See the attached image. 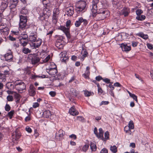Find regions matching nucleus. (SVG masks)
Wrapping results in <instances>:
<instances>
[{"label":"nucleus","instance_id":"obj_29","mask_svg":"<svg viewBox=\"0 0 153 153\" xmlns=\"http://www.w3.org/2000/svg\"><path fill=\"white\" fill-rule=\"evenodd\" d=\"M28 12V10L26 9L25 7H23L21 11V13L23 15H26L27 14Z\"/></svg>","mask_w":153,"mask_h":153},{"label":"nucleus","instance_id":"obj_12","mask_svg":"<svg viewBox=\"0 0 153 153\" xmlns=\"http://www.w3.org/2000/svg\"><path fill=\"white\" fill-rule=\"evenodd\" d=\"M28 92L29 95L30 96H33L35 95L36 94V89L33 85L31 84L30 85Z\"/></svg>","mask_w":153,"mask_h":153},{"label":"nucleus","instance_id":"obj_42","mask_svg":"<svg viewBox=\"0 0 153 153\" xmlns=\"http://www.w3.org/2000/svg\"><path fill=\"white\" fill-rule=\"evenodd\" d=\"M130 96L134 100H135L136 102H137V96H136L134 94H130Z\"/></svg>","mask_w":153,"mask_h":153},{"label":"nucleus","instance_id":"obj_10","mask_svg":"<svg viewBox=\"0 0 153 153\" xmlns=\"http://www.w3.org/2000/svg\"><path fill=\"white\" fill-rule=\"evenodd\" d=\"M42 42V39H36L35 42L33 43H30V46L33 48H38L41 44Z\"/></svg>","mask_w":153,"mask_h":153},{"label":"nucleus","instance_id":"obj_8","mask_svg":"<svg viewBox=\"0 0 153 153\" xmlns=\"http://www.w3.org/2000/svg\"><path fill=\"white\" fill-rule=\"evenodd\" d=\"M59 29L62 30L65 33L68 39L70 38L71 35L70 33L69 29L68 28H66L63 26H60L59 27Z\"/></svg>","mask_w":153,"mask_h":153},{"label":"nucleus","instance_id":"obj_44","mask_svg":"<svg viewBox=\"0 0 153 153\" xmlns=\"http://www.w3.org/2000/svg\"><path fill=\"white\" fill-rule=\"evenodd\" d=\"M7 100L9 101H12L13 100V96L11 95H8L7 97Z\"/></svg>","mask_w":153,"mask_h":153},{"label":"nucleus","instance_id":"obj_51","mask_svg":"<svg viewBox=\"0 0 153 153\" xmlns=\"http://www.w3.org/2000/svg\"><path fill=\"white\" fill-rule=\"evenodd\" d=\"M84 94L86 97H89L91 95V93L87 91H85Z\"/></svg>","mask_w":153,"mask_h":153},{"label":"nucleus","instance_id":"obj_35","mask_svg":"<svg viewBox=\"0 0 153 153\" xmlns=\"http://www.w3.org/2000/svg\"><path fill=\"white\" fill-rule=\"evenodd\" d=\"M42 3L44 5L46 6V7H50V3L49 0H47L46 1H44Z\"/></svg>","mask_w":153,"mask_h":153},{"label":"nucleus","instance_id":"obj_33","mask_svg":"<svg viewBox=\"0 0 153 153\" xmlns=\"http://www.w3.org/2000/svg\"><path fill=\"white\" fill-rule=\"evenodd\" d=\"M110 149L111 151L113 153H116L117 152V148L115 146H111Z\"/></svg>","mask_w":153,"mask_h":153},{"label":"nucleus","instance_id":"obj_4","mask_svg":"<svg viewBox=\"0 0 153 153\" xmlns=\"http://www.w3.org/2000/svg\"><path fill=\"white\" fill-rule=\"evenodd\" d=\"M15 88L19 93H22L23 90H25L26 86L25 84L23 82H16L15 83Z\"/></svg>","mask_w":153,"mask_h":153},{"label":"nucleus","instance_id":"obj_50","mask_svg":"<svg viewBox=\"0 0 153 153\" xmlns=\"http://www.w3.org/2000/svg\"><path fill=\"white\" fill-rule=\"evenodd\" d=\"M105 138L106 139H108L109 138V133L108 131H106L105 134Z\"/></svg>","mask_w":153,"mask_h":153},{"label":"nucleus","instance_id":"obj_5","mask_svg":"<svg viewBox=\"0 0 153 153\" xmlns=\"http://www.w3.org/2000/svg\"><path fill=\"white\" fill-rule=\"evenodd\" d=\"M20 22L19 23V28L22 30L25 29L27 25V16L21 15L19 16Z\"/></svg>","mask_w":153,"mask_h":153},{"label":"nucleus","instance_id":"obj_9","mask_svg":"<svg viewBox=\"0 0 153 153\" xmlns=\"http://www.w3.org/2000/svg\"><path fill=\"white\" fill-rule=\"evenodd\" d=\"M5 68L7 69L6 70H4L3 71L4 74L0 73V78L1 79L2 78V81H5L6 80L5 76L6 75H8L10 74V69L8 68V66H6L4 67Z\"/></svg>","mask_w":153,"mask_h":153},{"label":"nucleus","instance_id":"obj_19","mask_svg":"<svg viewBox=\"0 0 153 153\" xmlns=\"http://www.w3.org/2000/svg\"><path fill=\"white\" fill-rule=\"evenodd\" d=\"M65 132L63 130L60 129L59 130L58 133L57 134V135L59 137L58 139L59 140H60L63 138V137L65 134Z\"/></svg>","mask_w":153,"mask_h":153},{"label":"nucleus","instance_id":"obj_46","mask_svg":"<svg viewBox=\"0 0 153 153\" xmlns=\"http://www.w3.org/2000/svg\"><path fill=\"white\" fill-rule=\"evenodd\" d=\"M10 107L9 105L6 104L5 107V110L7 111H9L10 109Z\"/></svg>","mask_w":153,"mask_h":153},{"label":"nucleus","instance_id":"obj_31","mask_svg":"<svg viewBox=\"0 0 153 153\" xmlns=\"http://www.w3.org/2000/svg\"><path fill=\"white\" fill-rule=\"evenodd\" d=\"M20 44L23 47L26 46L28 42V40H24L19 39Z\"/></svg>","mask_w":153,"mask_h":153},{"label":"nucleus","instance_id":"obj_34","mask_svg":"<svg viewBox=\"0 0 153 153\" xmlns=\"http://www.w3.org/2000/svg\"><path fill=\"white\" fill-rule=\"evenodd\" d=\"M128 128L129 130L133 129L134 128V125L133 121L130 120L128 123Z\"/></svg>","mask_w":153,"mask_h":153},{"label":"nucleus","instance_id":"obj_57","mask_svg":"<svg viewBox=\"0 0 153 153\" xmlns=\"http://www.w3.org/2000/svg\"><path fill=\"white\" fill-rule=\"evenodd\" d=\"M84 52L83 53L82 55V56L84 57H85L87 56V55L88 54V53L85 50H83Z\"/></svg>","mask_w":153,"mask_h":153},{"label":"nucleus","instance_id":"obj_39","mask_svg":"<svg viewBox=\"0 0 153 153\" xmlns=\"http://www.w3.org/2000/svg\"><path fill=\"white\" fill-rule=\"evenodd\" d=\"M10 5L9 6V7L10 8V9L11 10L12 9H13L15 8L17 4H10Z\"/></svg>","mask_w":153,"mask_h":153},{"label":"nucleus","instance_id":"obj_20","mask_svg":"<svg viewBox=\"0 0 153 153\" xmlns=\"http://www.w3.org/2000/svg\"><path fill=\"white\" fill-rule=\"evenodd\" d=\"M71 93L73 97H76L79 94V92L73 88L70 89Z\"/></svg>","mask_w":153,"mask_h":153},{"label":"nucleus","instance_id":"obj_45","mask_svg":"<svg viewBox=\"0 0 153 153\" xmlns=\"http://www.w3.org/2000/svg\"><path fill=\"white\" fill-rule=\"evenodd\" d=\"M59 13V10L58 8H56L54 9L53 12V14L58 15Z\"/></svg>","mask_w":153,"mask_h":153},{"label":"nucleus","instance_id":"obj_26","mask_svg":"<svg viewBox=\"0 0 153 153\" xmlns=\"http://www.w3.org/2000/svg\"><path fill=\"white\" fill-rule=\"evenodd\" d=\"M122 14L125 16H127L129 14V11L127 8H125L122 10Z\"/></svg>","mask_w":153,"mask_h":153},{"label":"nucleus","instance_id":"obj_63","mask_svg":"<svg viewBox=\"0 0 153 153\" xmlns=\"http://www.w3.org/2000/svg\"><path fill=\"white\" fill-rule=\"evenodd\" d=\"M71 23V21L70 20H68L67 21L66 23V26L67 27H68L69 26Z\"/></svg>","mask_w":153,"mask_h":153},{"label":"nucleus","instance_id":"obj_55","mask_svg":"<svg viewBox=\"0 0 153 153\" xmlns=\"http://www.w3.org/2000/svg\"><path fill=\"white\" fill-rule=\"evenodd\" d=\"M102 80L106 83H110V80L107 78L103 79Z\"/></svg>","mask_w":153,"mask_h":153},{"label":"nucleus","instance_id":"obj_37","mask_svg":"<svg viewBox=\"0 0 153 153\" xmlns=\"http://www.w3.org/2000/svg\"><path fill=\"white\" fill-rule=\"evenodd\" d=\"M19 39L20 40H28V36L26 34H24L23 36L21 37Z\"/></svg>","mask_w":153,"mask_h":153},{"label":"nucleus","instance_id":"obj_1","mask_svg":"<svg viewBox=\"0 0 153 153\" xmlns=\"http://www.w3.org/2000/svg\"><path fill=\"white\" fill-rule=\"evenodd\" d=\"M97 17H99L98 20H103L109 15V12L106 9L104 8H99L97 13Z\"/></svg>","mask_w":153,"mask_h":153},{"label":"nucleus","instance_id":"obj_16","mask_svg":"<svg viewBox=\"0 0 153 153\" xmlns=\"http://www.w3.org/2000/svg\"><path fill=\"white\" fill-rule=\"evenodd\" d=\"M121 47L123 51H128L131 50V46H128L127 44L125 45L122 43L121 44Z\"/></svg>","mask_w":153,"mask_h":153},{"label":"nucleus","instance_id":"obj_27","mask_svg":"<svg viewBox=\"0 0 153 153\" xmlns=\"http://www.w3.org/2000/svg\"><path fill=\"white\" fill-rule=\"evenodd\" d=\"M14 97L16 99V102L17 103L19 102L21 98L20 95L19 94L16 93L14 95Z\"/></svg>","mask_w":153,"mask_h":153},{"label":"nucleus","instance_id":"obj_60","mask_svg":"<svg viewBox=\"0 0 153 153\" xmlns=\"http://www.w3.org/2000/svg\"><path fill=\"white\" fill-rule=\"evenodd\" d=\"M69 137L71 138H73L74 140L76 139V136L75 134H73L70 135Z\"/></svg>","mask_w":153,"mask_h":153},{"label":"nucleus","instance_id":"obj_15","mask_svg":"<svg viewBox=\"0 0 153 153\" xmlns=\"http://www.w3.org/2000/svg\"><path fill=\"white\" fill-rule=\"evenodd\" d=\"M8 3L5 1H2L0 4V10L4 11L8 6Z\"/></svg>","mask_w":153,"mask_h":153},{"label":"nucleus","instance_id":"obj_25","mask_svg":"<svg viewBox=\"0 0 153 153\" xmlns=\"http://www.w3.org/2000/svg\"><path fill=\"white\" fill-rule=\"evenodd\" d=\"M91 149L92 151H95L97 149V146L95 143L91 142L90 144Z\"/></svg>","mask_w":153,"mask_h":153},{"label":"nucleus","instance_id":"obj_3","mask_svg":"<svg viewBox=\"0 0 153 153\" xmlns=\"http://www.w3.org/2000/svg\"><path fill=\"white\" fill-rule=\"evenodd\" d=\"M99 0H93L92 5L90 8L92 12V16L94 17L97 15V13L98 12L97 4L99 3Z\"/></svg>","mask_w":153,"mask_h":153},{"label":"nucleus","instance_id":"obj_7","mask_svg":"<svg viewBox=\"0 0 153 153\" xmlns=\"http://www.w3.org/2000/svg\"><path fill=\"white\" fill-rule=\"evenodd\" d=\"M83 22V25L86 26L88 23L86 19H84L82 17L79 18L78 20L76 21L75 23V25L76 27H79L81 23Z\"/></svg>","mask_w":153,"mask_h":153},{"label":"nucleus","instance_id":"obj_40","mask_svg":"<svg viewBox=\"0 0 153 153\" xmlns=\"http://www.w3.org/2000/svg\"><path fill=\"white\" fill-rule=\"evenodd\" d=\"M143 13V11L141 9H138L136 11V13L138 16L140 15Z\"/></svg>","mask_w":153,"mask_h":153},{"label":"nucleus","instance_id":"obj_43","mask_svg":"<svg viewBox=\"0 0 153 153\" xmlns=\"http://www.w3.org/2000/svg\"><path fill=\"white\" fill-rule=\"evenodd\" d=\"M0 31H1L2 30H3L4 28L6 27V25H4L2 23H1L0 24Z\"/></svg>","mask_w":153,"mask_h":153},{"label":"nucleus","instance_id":"obj_23","mask_svg":"<svg viewBox=\"0 0 153 153\" xmlns=\"http://www.w3.org/2000/svg\"><path fill=\"white\" fill-rule=\"evenodd\" d=\"M137 36L140 37L145 39H146L148 38V36L147 34H144L143 33L140 32L137 34Z\"/></svg>","mask_w":153,"mask_h":153},{"label":"nucleus","instance_id":"obj_61","mask_svg":"<svg viewBox=\"0 0 153 153\" xmlns=\"http://www.w3.org/2000/svg\"><path fill=\"white\" fill-rule=\"evenodd\" d=\"M102 79H103V78H102L101 76H97L96 77V80L98 81H100L101 79L102 80Z\"/></svg>","mask_w":153,"mask_h":153},{"label":"nucleus","instance_id":"obj_30","mask_svg":"<svg viewBox=\"0 0 153 153\" xmlns=\"http://www.w3.org/2000/svg\"><path fill=\"white\" fill-rule=\"evenodd\" d=\"M61 57L62 58H63V59H62V61L64 62H65L66 60L68 58L65 56L66 55V53H64L63 52H62L60 53Z\"/></svg>","mask_w":153,"mask_h":153},{"label":"nucleus","instance_id":"obj_17","mask_svg":"<svg viewBox=\"0 0 153 153\" xmlns=\"http://www.w3.org/2000/svg\"><path fill=\"white\" fill-rule=\"evenodd\" d=\"M69 112L72 115H76L78 114V112L75 109V107L73 106L69 110Z\"/></svg>","mask_w":153,"mask_h":153},{"label":"nucleus","instance_id":"obj_54","mask_svg":"<svg viewBox=\"0 0 153 153\" xmlns=\"http://www.w3.org/2000/svg\"><path fill=\"white\" fill-rule=\"evenodd\" d=\"M25 130L28 133H30L32 132L31 129L28 126H27L26 127Z\"/></svg>","mask_w":153,"mask_h":153},{"label":"nucleus","instance_id":"obj_41","mask_svg":"<svg viewBox=\"0 0 153 153\" xmlns=\"http://www.w3.org/2000/svg\"><path fill=\"white\" fill-rule=\"evenodd\" d=\"M14 111H11L8 113V115L10 119H11L14 114Z\"/></svg>","mask_w":153,"mask_h":153},{"label":"nucleus","instance_id":"obj_36","mask_svg":"<svg viewBox=\"0 0 153 153\" xmlns=\"http://www.w3.org/2000/svg\"><path fill=\"white\" fill-rule=\"evenodd\" d=\"M21 136L20 133L17 131H15V140H17L19 139Z\"/></svg>","mask_w":153,"mask_h":153},{"label":"nucleus","instance_id":"obj_28","mask_svg":"<svg viewBox=\"0 0 153 153\" xmlns=\"http://www.w3.org/2000/svg\"><path fill=\"white\" fill-rule=\"evenodd\" d=\"M22 51L24 54H27L30 53L31 52V50L27 48L24 47L22 49Z\"/></svg>","mask_w":153,"mask_h":153},{"label":"nucleus","instance_id":"obj_14","mask_svg":"<svg viewBox=\"0 0 153 153\" xmlns=\"http://www.w3.org/2000/svg\"><path fill=\"white\" fill-rule=\"evenodd\" d=\"M47 72L51 76H55L57 72L56 68H50L47 69Z\"/></svg>","mask_w":153,"mask_h":153},{"label":"nucleus","instance_id":"obj_48","mask_svg":"<svg viewBox=\"0 0 153 153\" xmlns=\"http://www.w3.org/2000/svg\"><path fill=\"white\" fill-rule=\"evenodd\" d=\"M10 4H18V0H10Z\"/></svg>","mask_w":153,"mask_h":153},{"label":"nucleus","instance_id":"obj_62","mask_svg":"<svg viewBox=\"0 0 153 153\" xmlns=\"http://www.w3.org/2000/svg\"><path fill=\"white\" fill-rule=\"evenodd\" d=\"M114 86L117 87H120L121 85L119 83L116 82L114 84Z\"/></svg>","mask_w":153,"mask_h":153},{"label":"nucleus","instance_id":"obj_47","mask_svg":"<svg viewBox=\"0 0 153 153\" xmlns=\"http://www.w3.org/2000/svg\"><path fill=\"white\" fill-rule=\"evenodd\" d=\"M138 44L137 42L132 41L131 42V45L132 47H134L137 46Z\"/></svg>","mask_w":153,"mask_h":153},{"label":"nucleus","instance_id":"obj_24","mask_svg":"<svg viewBox=\"0 0 153 153\" xmlns=\"http://www.w3.org/2000/svg\"><path fill=\"white\" fill-rule=\"evenodd\" d=\"M9 29L7 27L4 28L0 31L1 34H3L5 35H7L9 33Z\"/></svg>","mask_w":153,"mask_h":153},{"label":"nucleus","instance_id":"obj_2","mask_svg":"<svg viewBox=\"0 0 153 153\" xmlns=\"http://www.w3.org/2000/svg\"><path fill=\"white\" fill-rule=\"evenodd\" d=\"M43 14L40 16V19L43 21L48 18L51 15V11L50 7H45L43 10Z\"/></svg>","mask_w":153,"mask_h":153},{"label":"nucleus","instance_id":"obj_38","mask_svg":"<svg viewBox=\"0 0 153 153\" xmlns=\"http://www.w3.org/2000/svg\"><path fill=\"white\" fill-rule=\"evenodd\" d=\"M89 147V145L88 144H85L82 147V150L83 151L86 152Z\"/></svg>","mask_w":153,"mask_h":153},{"label":"nucleus","instance_id":"obj_11","mask_svg":"<svg viewBox=\"0 0 153 153\" xmlns=\"http://www.w3.org/2000/svg\"><path fill=\"white\" fill-rule=\"evenodd\" d=\"M79 5L77 6V10L82 11L85 9L86 8V3L85 1H81L79 2Z\"/></svg>","mask_w":153,"mask_h":153},{"label":"nucleus","instance_id":"obj_53","mask_svg":"<svg viewBox=\"0 0 153 153\" xmlns=\"http://www.w3.org/2000/svg\"><path fill=\"white\" fill-rule=\"evenodd\" d=\"M108 150L105 148H104L102 149L100 152V153H108Z\"/></svg>","mask_w":153,"mask_h":153},{"label":"nucleus","instance_id":"obj_56","mask_svg":"<svg viewBox=\"0 0 153 153\" xmlns=\"http://www.w3.org/2000/svg\"><path fill=\"white\" fill-rule=\"evenodd\" d=\"M49 94L52 97H54L56 95V92H55L53 91H51L50 92Z\"/></svg>","mask_w":153,"mask_h":153},{"label":"nucleus","instance_id":"obj_21","mask_svg":"<svg viewBox=\"0 0 153 153\" xmlns=\"http://www.w3.org/2000/svg\"><path fill=\"white\" fill-rule=\"evenodd\" d=\"M65 11L68 13L67 15L68 16H72L74 13L72 7L67 8L65 9Z\"/></svg>","mask_w":153,"mask_h":153},{"label":"nucleus","instance_id":"obj_49","mask_svg":"<svg viewBox=\"0 0 153 153\" xmlns=\"http://www.w3.org/2000/svg\"><path fill=\"white\" fill-rule=\"evenodd\" d=\"M109 102L108 101H102L100 104V105H106L108 104Z\"/></svg>","mask_w":153,"mask_h":153},{"label":"nucleus","instance_id":"obj_22","mask_svg":"<svg viewBox=\"0 0 153 153\" xmlns=\"http://www.w3.org/2000/svg\"><path fill=\"white\" fill-rule=\"evenodd\" d=\"M42 115L45 117L48 118L51 116V114L49 110H47L43 112Z\"/></svg>","mask_w":153,"mask_h":153},{"label":"nucleus","instance_id":"obj_18","mask_svg":"<svg viewBox=\"0 0 153 153\" xmlns=\"http://www.w3.org/2000/svg\"><path fill=\"white\" fill-rule=\"evenodd\" d=\"M40 58L36 56H33L31 59L32 64H35L38 62L40 61Z\"/></svg>","mask_w":153,"mask_h":153},{"label":"nucleus","instance_id":"obj_32","mask_svg":"<svg viewBox=\"0 0 153 153\" xmlns=\"http://www.w3.org/2000/svg\"><path fill=\"white\" fill-rule=\"evenodd\" d=\"M146 17L143 15H139L136 17V19L138 20L143 21L145 19Z\"/></svg>","mask_w":153,"mask_h":153},{"label":"nucleus","instance_id":"obj_52","mask_svg":"<svg viewBox=\"0 0 153 153\" xmlns=\"http://www.w3.org/2000/svg\"><path fill=\"white\" fill-rule=\"evenodd\" d=\"M147 45L149 49L153 50V45L150 43H148Z\"/></svg>","mask_w":153,"mask_h":153},{"label":"nucleus","instance_id":"obj_58","mask_svg":"<svg viewBox=\"0 0 153 153\" xmlns=\"http://www.w3.org/2000/svg\"><path fill=\"white\" fill-rule=\"evenodd\" d=\"M94 133L97 137H98V134L97 133V129L96 127H95L94 130Z\"/></svg>","mask_w":153,"mask_h":153},{"label":"nucleus","instance_id":"obj_64","mask_svg":"<svg viewBox=\"0 0 153 153\" xmlns=\"http://www.w3.org/2000/svg\"><path fill=\"white\" fill-rule=\"evenodd\" d=\"M9 39L12 41H15L16 40L15 38L13 37L11 35H10L9 36Z\"/></svg>","mask_w":153,"mask_h":153},{"label":"nucleus","instance_id":"obj_59","mask_svg":"<svg viewBox=\"0 0 153 153\" xmlns=\"http://www.w3.org/2000/svg\"><path fill=\"white\" fill-rule=\"evenodd\" d=\"M39 105V104L38 102H35L33 103V108H36L38 107Z\"/></svg>","mask_w":153,"mask_h":153},{"label":"nucleus","instance_id":"obj_6","mask_svg":"<svg viewBox=\"0 0 153 153\" xmlns=\"http://www.w3.org/2000/svg\"><path fill=\"white\" fill-rule=\"evenodd\" d=\"M34 31L32 32L30 31L31 33L29 36V41L31 43H33V42L36 41V31L37 28L36 26L34 27Z\"/></svg>","mask_w":153,"mask_h":153},{"label":"nucleus","instance_id":"obj_13","mask_svg":"<svg viewBox=\"0 0 153 153\" xmlns=\"http://www.w3.org/2000/svg\"><path fill=\"white\" fill-rule=\"evenodd\" d=\"M4 57L5 60L8 62H11L13 60V56L10 51L5 54Z\"/></svg>","mask_w":153,"mask_h":153}]
</instances>
